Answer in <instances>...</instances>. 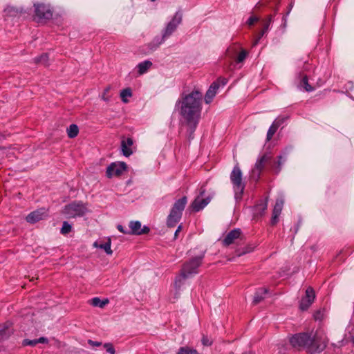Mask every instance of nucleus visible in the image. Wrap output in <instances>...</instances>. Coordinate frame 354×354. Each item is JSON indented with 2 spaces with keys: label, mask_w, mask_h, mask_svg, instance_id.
<instances>
[{
  "label": "nucleus",
  "mask_w": 354,
  "mask_h": 354,
  "mask_svg": "<svg viewBox=\"0 0 354 354\" xmlns=\"http://www.w3.org/2000/svg\"><path fill=\"white\" fill-rule=\"evenodd\" d=\"M290 344L294 347H302L308 353L315 354L322 352L326 344L317 335L312 336L308 333H299L293 335L290 339Z\"/></svg>",
  "instance_id": "obj_2"
},
{
  "label": "nucleus",
  "mask_w": 354,
  "mask_h": 354,
  "mask_svg": "<svg viewBox=\"0 0 354 354\" xmlns=\"http://www.w3.org/2000/svg\"><path fill=\"white\" fill-rule=\"evenodd\" d=\"M151 1H155L156 0H151Z\"/></svg>",
  "instance_id": "obj_51"
},
{
  "label": "nucleus",
  "mask_w": 354,
  "mask_h": 354,
  "mask_svg": "<svg viewBox=\"0 0 354 354\" xmlns=\"http://www.w3.org/2000/svg\"><path fill=\"white\" fill-rule=\"evenodd\" d=\"M290 149V147L286 148L283 151V155H280L278 156V160L274 163V169L276 171V173H279L281 171L282 165L286 161V156L288 155Z\"/></svg>",
  "instance_id": "obj_22"
},
{
  "label": "nucleus",
  "mask_w": 354,
  "mask_h": 354,
  "mask_svg": "<svg viewBox=\"0 0 354 354\" xmlns=\"http://www.w3.org/2000/svg\"><path fill=\"white\" fill-rule=\"evenodd\" d=\"M72 230V226L67 221H64L62 224V227L60 230V233L62 234L66 235L68 234Z\"/></svg>",
  "instance_id": "obj_35"
},
{
  "label": "nucleus",
  "mask_w": 354,
  "mask_h": 354,
  "mask_svg": "<svg viewBox=\"0 0 354 354\" xmlns=\"http://www.w3.org/2000/svg\"><path fill=\"white\" fill-rule=\"evenodd\" d=\"M218 88V84L216 82H214L207 91L206 92L205 96V101L207 104L210 103L213 98L215 97L217 90Z\"/></svg>",
  "instance_id": "obj_21"
},
{
  "label": "nucleus",
  "mask_w": 354,
  "mask_h": 354,
  "mask_svg": "<svg viewBox=\"0 0 354 354\" xmlns=\"http://www.w3.org/2000/svg\"><path fill=\"white\" fill-rule=\"evenodd\" d=\"M127 169V165L123 162H113L106 168V174L109 178L120 176Z\"/></svg>",
  "instance_id": "obj_9"
},
{
  "label": "nucleus",
  "mask_w": 354,
  "mask_h": 354,
  "mask_svg": "<svg viewBox=\"0 0 354 354\" xmlns=\"http://www.w3.org/2000/svg\"><path fill=\"white\" fill-rule=\"evenodd\" d=\"M230 180L233 187L234 198L236 201H240L244 192L245 183L243 182L242 172L238 165L234 167L230 174Z\"/></svg>",
  "instance_id": "obj_5"
},
{
  "label": "nucleus",
  "mask_w": 354,
  "mask_h": 354,
  "mask_svg": "<svg viewBox=\"0 0 354 354\" xmlns=\"http://www.w3.org/2000/svg\"><path fill=\"white\" fill-rule=\"evenodd\" d=\"M131 95H132V92H131V88H124V89L122 90L120 92V97H121L122 101L124 103H127L129 102L128 98L131 97Z\"/></svg>",
  "instance_id": "obj_31"
},
{
  "label": "nucleus",
  "mask_w": 354,
  "mask_h": 354,
  "mask_svg": "<svg viewBox=\"0 0 354 354\" xmlns=\"http://www.w3.org/2000/svg\"><path fill=\"white\" fill-rule=\"evenodd\" d=\"M292 8V4H290V7H289V10H288V12H287V15H286V16H283V18H282L283 21H284V24H286V21H287V15H289V13L290 12Z\"/></svg>",
  "instance_id": "obj_48"
},
{
  "label": "nucleus",
  "mask_w": 354,
  "mask_h": 354,
  "mask_svg": "<svg viewBox=\"0 0 354 354\" xmlns=\"http://www.w3.org/2000/svg\"><path fill=\"white\" fill-rule=\"evenodd\" d=\"M87 211L86 207L82 202H73L64 206L62 213L68 218L82 216Z\"/></svg>",
  "instance_id": "obj_7"
},
{
  "label": "nucleus",
  "mask_w": 354,
  "mask_h": 354,
  "mask_svg": "<svg viewBox=\"0 0 354 354\" xmlns=\"http://www.w3.org/2000/svg\"><path fill=\"white\" fill-rule=\"evenodd\" d=\"M109 301L108 299H104L103 300L100 299L99 297H94L91 300V304L95 307L104 308L105 305L109 304Z\"/></svg>",
  "instance_id": "obj_28"
},
{
  "label": "nucleus",
  "mask_w": 354,
  "mask_h": 354,
  "mask_svg": "<svg viewBox=\"0 0 354 354\" xmlns=\"http://www.w3.org/2000/svg\"><path fill=\"white\" fill-rule=\"evenodd\" d=\"M35 8V15L40 19H49L53 16V12L49 6L44 4H34Z\"/></svg>",
  "instance_id": "obj_14"
},
{
  "label": "nucleus",
  "mask_w": 354,
  "mask_h": 354,
  "mask_svg": "<svg viewBox=\"0 0 354 354\" xmlns=\"http://www.w3.org/2000/svg\"><path fill=\"white\" fill-rule=\"evenodd\" d=\"M37 344L38 343L47 344L48 342V340L46 337H41L37 339Z\"/></svg>",
  "instance_id": "obj_46"
},
{
  "label": "nucleus",
  "mask_w": 354,
  "mask_h": 354,
  "mask_svg": "<svg viewBox=\"0 0 354 354\" xmlns=\"http://www.w3.org/2000/svg\"><path fill=\"white\" fill-rule=\"evenodd\" d=\"M205 192V187H201L199 195L194 199V201L192 202L191 205V207L196 212L203 209L210 202L209 197H207L205 198H203Z\"/></svg>",
  "instance_id": "obj_8"
},
{
  "label": "nucleus",
  "mask_w": 354,
  "mask_h": 354,
  "mask_svg": "<svg viewBox=\"0 0 354 354\" xmlns=\"http://www.w3.org/2000/svg\"><path fill=\"white\" fill-rule=\"evenodd\" d=\"M267 32H264V30H261L257 37L255 39V40L253 41V44H252V46H255L258 44V43L259 42L260 39H261V37L265 35L266 34Z\"/></svg>",
  "instance_id": "obj_41"
},
{
  "label": "nucleus",
  "mask_w": 354,
  "mask_h": 354,
  "mask_svg": "<svg viewBox=\"0 0 354 354\" xmlns=\"http://www.w3.org/2000/svg\"><path fill=\"white\" fill-rule=\"evenodd\" d=\"M19 10L14 7L8 6L3 10V17L7 20L9 17H15L18 15Z\"/></svg>",
  "instance_id": "obj_26"
},
{
  "label": "nucleus",
  "mask_w": 354,
  "mask_h": 354,
  "mask_svg": "<svg viewBox=\"0 0 354 354\" xmlns=\"http://www.w3.org/2000/svg\"><path fill=\"white\" fill-rule=\"evenodd\" d=\"M268 207V200H261L257 205V209L259 211H265Z\"/></svg>",
  "instance_id": "obj_37"
},
{
  "label": "nucleus",
  "mask_w": 354,
  "mask_h": 354,
  "mask_svg": "<svg viewBox=\"0 0 354 354\" xmlns=\"http://www.w3.org/2000/svg\"><path fill=\"white\" fill-rule=\"evenodd\" d=\"M78 127L75 124H71L69 127L67 129V134L70 138H73L76 137L78 134Z\"/></svg>",
  "instance_id": "obj_30"
},
{
  "label": "nucleus",
  "mask_w": 354,
  "mask_h": 354,
  "mask_svg": "<svg viewBox=\"0 0 354 354\" xmlns=\"http://www.w3.org/2000/svg\"><path fill=\"white\" fill-rule=\"evenodd\" d=\"M284 203V199L282 196L278 198L276 201L273 212L271 223L272 225H275L278 222V218L281 214L283 206Z\"/></svg>",
  "instance_id": "obj_16"
},
{
  "label": "nucleus",
  "mask_w": 354,
  "mask_h": 354,
  "mask_svg": "<svg viewBox=\"0 0 354 354\" xmlns=\"http://www.w3.org/2000/svg\"><path fill=\"white\" fill-rule=\"evenodd\" d=\"M100 248L103 249L107 254H112L113 251L111 248V240L109 239L106 242L103 244H100L98 246Z\"/></svg>",
  "instance_id": "obj_34"
},
{
  "label": "nucleus",
  "mask_w": 354,
  "mask_h": 354,
  "mask_svg": "<svg viewBox=\"0 0 354 354\" xmlns=\"http://www.w3.org/2000/svg\"><path fill=\"white\" fill-rule=\"evenodd\" d=\"M241 49L242 47L240 44H233L226 50V55L230 59L234 60Z\"/></svg>",
  "instance_id": "obj_20"
},
{
  "label": "nucleus",
  "mask_w": 354,
  "mask_h": 354,
  "mask_svg": "<svg viewBox=\"0 0 354 354\" xmlns=\"http://www.w3.org/2000/svg\"><path fill=\"white\" fill-rule=\"evenodd\" d=\"M315 298V293L313 288L308 287L306 290L305 296L301 299L299 304L300 309L303 311L308 310L313 303Z\"/></svg>",
  "instance_id": "obj_10"
},
{
  "label": "nucleus",
  "mask_w": 354,
  "mask_h": 354,
  "mask_svg": "<svg viewBox=\"0 0 354 354\" xmlns=\"http://www.w3.org/2000/svg\"><path fill=\"white\" fill-rule=\"evenodd\" d=\"M243 354H255V353L253 352H251V351H248V352H245Z\"/></svg>",
  "instance_id": "obj_50"
},
{
  "label": "nucleus",
  "mask_w": 354,
  "mask_h": 354,
  "mask_svg": "<svg viewBox=\"0 0 354 354\" xmlns=\"http://www.w3.org/2000/svg\"><path fill=\"white\" fill-rule=\"evenodd\" d=\"M325 310L324 309H319L315 312L313 314L314 319L315 320L322 321L324 316H325Z\"/></svg>",
  "instance_id": "obj_36"
},
{
  "label": "nucleus",
  "mask_w": 354,
  "mask_h": 354,
  "mask_svg": "<svg viewBox=\"0 0 354 354\" xmlns=\"http://www.w3.org/2000/svg\"><path fill=\"white\" fill-rule=\"evenodd\" d=\"M182 18L183 16L180 12H176L173 18L166 24L162 30V35L154 37L149 44L150 49L154 50L163 44L176 31L178 26L182 22Z\"/></svg>",
  "instance_id": "obj_3"
},
{
  "label": "nucleus",
  "mask_w": 354,
  "mask_h": 354,
  "mask_svg": "<svg viewBox=\"0 0 354 354\" xmlns=\"http://www.w3.org/2000/svg\"><path fill=\"white\" fill-rule=\"evenodd\" d=\"M268 293V289L266 288H259L254 296V300L253 302L254 304H258L261 301H262L264 299V295H266Z\"/></svg>",
  "instance_id": "obj_25"
},
{
  "label": "nucleus",
  "mask_w": 354,
  "mask_h": 354,
  "mask_svg": "<svg viewBox=\"0 0 354 354\" xmlns=\"http://www.w3.org/2000/svg\"><path fill=\"white\" fill-rule=\"evenodd\" d=\"M34 60L35 63L41 64L46 66L48 65V55L47 53H44L40 56L36 57Z\"/></svg>",
  "instance_id": "obj_33"
},
{
  "label": "nucleus",
  "mask_w": 354,
  "mask_h": 354,
  "mask_svg": "<svg viewBox=\"0 0 354 354\" xmlns=\"http://www.w3.org/2000/svg\"><path fill=\"white\" fill-rule=\"evenodd\" d=\"M129 234L142 235L147 234L150 229L148 226H142V224L138 221H132L129 222Z\"/></svg>",
  "instance_id": "obj_12"
},
{
  "label": "nucleus",
  "mask_w": 354,
  "mask_h": 354,
  "mask_svg": "<svg viewBox=\"0 0 354 354\" xmlns=\"http://www.w3.org/2000/svg\"><path fill=\"white\" fill-rule=\"evenodd\" d=\"M283 120H284L283 118H278L273 122V123L270 127V128L268 129V131L267 132V136H266L267 141H270L272 139L273 135L277 131L278 127L283 122Z\"/></svg>",
  "instance_id": "obj_19"
},
{
  "label": "nucleus",
  "mask_w": 354,
  "mask_h": 354,
  "mask_svg": "<svg viewBox=\"0 0 354 354\" xmlns=\"http://www.w3.org/2000/svg\"><path fill=\"white\" fill-rule=\"evenodd\" d=\"M152 66L151 62L149 60H145L144 62H142L139 63L137 66V68L138 69V73L140 75H142L149 69V68Z\"/></svg>",
  "instance_id": "obj_27"
},
{
  "label": "nucleus",
  "mask_w": 354,
  "mask_h": 354,
  "mask_svg": "<svg viewBox=\"0 0 354 354\" xmlns=\"http://www.w3.org/2000/svg\"><path fill=\"white\" fill-rule=\"evenodd\" d=\"M11 324L6 322L0 326V337L1 339H6L10 335L12 330L10 329Z\"/></svg>",
  "instance_id": "obj_24"
},
{
  "label": "nucleus",
  "mask_w": 354,
  "mask_h": 354,
  "mask_svg": "<svg viewBox=\"0 0 354 354\" xmlns=\"http://www.w3.org/2000/svg\"><path fill=\"white\" fill-rule=\"evenodd\" d=\"M203 94L198 90H194L188 94H183L176 102V106L179 110L181 122L188 127L189 138H193V134L197 127L202 110Z\"/></svg>",
  "instance_id": "obj_1"
},
{
  "label": "nucleus",
  "mask_w": 354,
  "mask_h": 354,
  "mask_svg": "<svg viewBox=\"0 0 354 354\" xmlns=\"http://www.w3.org/2000/svg\"><path fill=\"white\" fill-rule=\"evenodd\" d=\"M88 344L92 346H100L102 345V342L97 341H93L91 339L88 340Z\"/></svg>",
  "instance_id": "obj_43"
},
{
  "label": "nucleus",
  "mask_w": 354,
  "mask_h": 354,
  "mask_svg": "<svg viewBox=\"0 0 354 354\" xmlns=\"http://www.w3.org/2000/svg\"><path fill=\"white\" fill-rule=\"evenodd\" d=\"M177 354H199L198 351L188 346H183L178 349Z\"/></svg>",
  "instance_id": "obj_32"
},
{
  "label": "nucleus",
  "mask_w": 354,
  "mask_h": 354,
  "mask_svg": "<svg viewBox=\"0 0 354 354\" xmlns=\"http://www.w3.org/2000/svg\"><path fill=\"white\" fill-rule=\"evenodd\" d=\"M48 215V211L46 208L37 209L30 214H28L26 218L28 223L34 224L46 217Z\"/></svg>",
  "instance_id": "obj_13"
},
{
  "label": "nucleus",
  "mask_w": 354,
  "mask_h": 354,
  "mask_svg": "<svg viewBox=\"0 0 354 354\" xmlns=\"http://www.w3.org/2000/svg\"><path fill=\"white\" fill-rule=\"evenodd\" d=\"M270 158L271 156L268 154H264L258 158L254 169L252 170L251 176L253 178H255L256 180L259 179L261 170L264 167L266 162H267Z\"/></svg>",
  "instance_id": "obj_11"
},
{
  "label": "nucleus",
  "mask_w": 354,
  "mask_h": 354,
  "mask_svg": "<svg viewBox=\"0 0 354 354\" xmlns=\"http://www.w3.org/2000/svg\"><path fill=\"white\" fill-rule=\"evenodd\" d=\"M133 144V140L131 138H128L127 139L122 140L121 142V150L122 154L129 157L133 153V151L131 149V146Z\"/></svg>",
  "instance_id": "obj_17"
},
{
  "label": "nucleus",
  "mask_w": 354,
  "mask_h": 354,
  "mask_svg": "<svg viewBox=\"0 0 354 354\" xmlns=\"http://www.w3.org/2000/svg\"><path fill=\"white\" fill-rule=\"evenodd\" d=\"M109 90H110V87L106 88L104 89V93H103L102 96V100L106 101V102H108L109 100V98L106 96V93L109 92Z\"/></svg>",
  "instance_id": "obj_45"
},
{
  "label": "nucleus",
  "mask_w": 354,
  "mask_h": 354,
  "mask_svg": "<svg viewBox=\"0 0 354 354\" xmlns=\"http://www.w3.org/2000/svg\"><path fill=\"white\" fill-rule=\"evenodd\" d=\"M241 230L240 229H234L231 230L227 233L225 239H223V244L225 245H230L232 244L234 241L238 239L241 235Z\"/></svg>",
  "instance_id": "obj_18"
},
{
  "label": "nucleus",
  "mask_w": 354,
  "mask_h": 354,
  "mask_svg": "<svg viewBox=\"0 0 354 354\" xmlns=\"http://www.w3.org/2000/svg\"><path fill=\"white\" fill-rule=\"evenodd\" d=\"M277 12L278 8L277 7L274 9V15H268L264 20L262 21V30H264V32H268V31L270 30V24L273 21L274 15L277 13Z\"/></svg>",
  "instance_id": "obj_23"
},
{
  "label": "nucleus",
  "mask_w": 354,
  "mask_h": 354,
  "mask_svg": "<svg viewBox=\"0 0 354 354\" xmlns=\"http://www.w3.org/2000/svg\"><path fill=\"white\" fill-rule=\"evenodd\" d=\"M258 21H259L258 17H254V16H251L250 17L248 18V19L247 21V24L250 26H252L255 22H257Z\"/></svg>",
  "instance_id": "obj_42"
},
{
  "label": "nucleus",
  "mask_w": 354,
  "mask_h": 354,
  "mask_svg": "<svg viewBox=\"0 0 354 354\" xmlns=\"http://www.w3.org/2000/svg\"><path fill=\"white\" fill-rule=\"evenodd\" d=\"M201 342L203 345L206 346H211L212 344V340L205 335L203 336Z\"/></svg>",
  "instance_id": "obj_39"
},
{
  "label": "nucleus",
  "mask_w": 354,
  "mask_h": 354,
  "mask_svg": "<svg viewBox=\"0 0 354 354\" xmlns=\"http://www.w3.org/2000/svg\"><path fill=\"white\" fill-rule=\"evenodd\" d=\"M248 55V52L242 48L241 50L239 53L236 57V59H234L235 63L236 64L243 63Z\"/></svg>",
  "instance_id": "obj_29"
},
{
  "label": "nucleus",
  "mask_w": 354,
  "mask_h": 354,
  "mask_svg": "<svg viewBox=\"0 0 354 354\" xmlns=\"http://www.w3.org/2000/svg\"><path fill=\"white\" fill-rule=\"evenodd\" d=\"M117 228L120 232L124 234H129V230H125L122 225H118Z\"/></svg>",
  "instance_id": "obj_44"
},
{
  "label": "nucleus",
  "mask_w": 354,
  "mask_h": 354,
  "mask_svg": "<svg viewBox=\"0 0 354 354\" xmlns=\"http://www.w3.org/2000/svg\"><path fill=\"white\" fill-rule=\"evenodd\" d=\"M104 348L106 349V352L109 354H115V348L112 344L111 343H105L104 344Z\"/></svg>",
  "instance_id": "obj_38"
},
{
  "label": "nucleus",
  "mask_w": 354,
  "mask_h": 354,
  "mask_svg": "<svg viewBox=\"0 0 354 354\" xmlns=\"http://www.w3.org/2000/svg\"><path fill=\"white\" fill-rule=\"evenodd\" d=\"M297 86L300 90L307 92H311L315 90V87L308 83V78L306 74L300 72L296 77Z\"/></svg>",
  "instance_id": "obj_15"
},
{
  "label": "nucleus",
  "mask_w": 354,
  "mask_h": 354,
  "mask_svg": "<svg viewBox=\"0 0 354 354\" xmlns=\"http://www.w3.org/2000/svg\"><path fill=\"white\" fill-rule=\"evenodd\" d=\"M37 344V339L30 340L28 339H26L23 341V345L24 346H35Z\"/></svg>",
  "instance_id": "obj_40"
},
{
  "label": "nucleus",
  "mask_w": 354,
  "mask_h": 354,
  "mask_svg": "<svg viewBox=\"0 0 354 354\" xmlns=\"http://www.w3.org/2000/svg\"><path fill=\"white\" fill-rule=\"evenodd\" d=\"M202 259V257H196L184 264L180 273L175 279V286L177 289L180 288L187 279L198 273V268L201 264Z\"/></svg>",
  "instance_id": "obj_4"
},
{
  "label": "nucleus",
  "mask_w": 354,
  "mask_h": 354,
  "mask_svg": "<svg viewBox=\"0 0 354 354\" xmlns=\"http://www.w3.org/2000/svg\"><path fill=\"white\" fill-rule=\"evenodd\" d=\"M308 68H309V64L306 63L305 66H304V70L307 71V70H308Z\"/></svg>",
  "instance_id": "obj_49"
},
{
  "label": "nucleus",
  "mask_w": 354,
  "mask_h": 354,
  "mask_svg": "<svg viewBox=\"0 0 354 354\" xmlns=\"http://www.w3.org/2000/svg\"><path fill=\"white\" fill-rule=\"evenodd\" d=\"M187 202V197L183 196L174 203L167 218V225L169 227L176 226V225L180 221L182 217L183 211L185 207Z\"/></svg>",
  "instance_id": "obj_6"
},
{
  "label": "nucleus",
  "mask_w": 354,
  "mask_h": 354,
  "mask_svg": "<svg viewBox=\"0 0 354 354\" xmlns=\"http://www.w3.org/2000/svg\"><path fill=\"white\" fill-rule=\"evenodd\" d=\"M182 225H179L177 227V229L176 230L175 232H174V239H177L178 237V233L181 231L182 230Z\"/></svg>",
  "instance_id": "obj_47"
}]
</instances>
